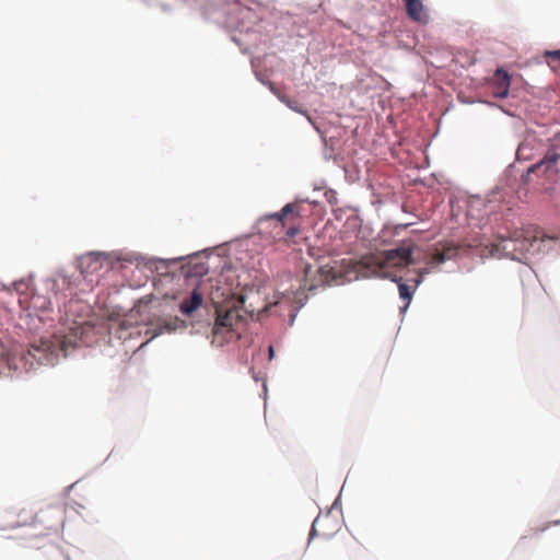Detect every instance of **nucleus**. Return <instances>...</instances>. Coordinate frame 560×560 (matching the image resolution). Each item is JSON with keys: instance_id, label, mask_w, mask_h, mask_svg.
Returning <instances> with one entry per match:
<instances>
[{"instance_id": "14", "label": "nucleus", "mask_w": 560, "mask_h": 560, "mask_svg": "<svg viewBox=\"0 0 560 560\" xmlns=\"http://www.w3.org/2000/svg\"><path fill=\"white\" fill-rule=\"evenodd\" d=\"M494 75L499 78V82L508 83V85H511V74L503 67H498L494 71Z\"/></svg>"}, {"instance_id": "23", "label": "nucleus", "mask_w": 560, "mask_h": 560, "mask_svg": "<svg viewBox=\"0 0 560 560\" xmlns=\"http://www.w3.org/2000/svg\"><path fill=\"white\" fill-rule=\"evenodd\" d=\"M300 233V228L298 225H292L290 226L287 232H285V235L288 237H294L296 236L298 234Z\"/></svg>"}, {"instance_id": "13", "label": "nucleus", "mask_w": 560, "mask_h": 560, "mask_svg": "<svg viewBox=\"0 0 560 560\" xmlns=\"http://www.w3.org/2000/svg\"><path fill=\"white\" fill-rule=\"evenodd\" d=\"M415 292L416 288L411 289V287L407 283H401V285L398 288L399 298L402 301H407V304H411Z\"/></svg>"}, {"instance_id": "22", "label": "nucleus", "mask_w": 560, "mask_h": 560, "mask_svg": "<svg viewBox=\"0 0 560 560\" xmlns=\"http://www.w3.org/2000/svg\"><path fill=\"white\" fill-rule=\"evenodd\" d=\"M336 509H339L340 511H342V508H341V493H339V495L335 499V501L332 502V505L328 510L327 514H329L331 512V510H336Z\"/></svg>"}, {"instance_id": "37", "label": "nucleus", "mask_w": 560, "mask_h": 560, "mask_svg": "<svg viewBox=\"0 0 560 560\" xmlns=\"http://www.w3.org/2000/svg\"><path fill=\"white\" fill-rule=\"evenodd\" d=\"M465 104H474L475 101H470V100H467V101H464Z\"/></svg>"}, {"instance_id": "2", "label": "nucleus", "mask_w": 560, "mask_h": 560, "mask_svg": "<svg viewBox=\"0 0 560 560\" xmlns=\"http://www.w3.org/2000/svg\"><path fill=\"white\" fill-rule=\"evenodd\" d=\"M30 354L39 365H54L56 359V348L52 343L42 340L39 345H32Z\"/></svg>"}, {"instance_id": "7", "label": "nucleus", "mask_w": 560, "mask_h": 560, "mask_svg": "<svg viewBox=\"0 0 560 560\" xmlns=\"http://www.w3.org/2000/svg\"><path fill=\"white\" fill-rule=\"evenodd\" d=\"M186 323L184 320H180L178 317H176L174 320H165L154 331L152 337L147 340L144 343H142L141 348L149 345L151 341H153L155 338L161 336L164 331H176L179 326H185Z\"/></svg>"}, {"instance_id": "39", "label": "nucleus", "mask_w": 560, "mask_h": 560, "mask_svg": "<svg viewBox=\"0 0 560 560\" xmlns=\"http://www.w3.org/2000/svg\"><path fill=\"white\" fill-rule=\"evenodd\" d=\"M75 483H77V482L71 483V485L68 487V489H69V490H71V489L75 486Z\"/></svg>"}, {"instance_id": "21", "label": "nucleus", "mask_w": 560, "mask_h": 560, "mask_svg": "<svg viewBox=\"0 0 560 560\" xmlns=\"http://www.w3.org/2000/svg\"><path fill=\"white\" fill-rule=\"evenodd\" d=\"M544 55L545 57L557 59L560 61V49L545 50Z\"/></svg>"}, {"instance_id": "6", "label": "nucleus", "mask_w": 560, "mask_h": 560, "mask_svg": "<svg viewBox=\"0 0 560 560\" xmlns=\"http://www.w3.org/2000/svg\"><path fill=\"white\" fill-rule=\"evenodd\" d=\"M208 252H209V248H205V249L191 253V254H189L187 256H178V257H172V258L140 256L137 259L141 260L145 266H150L153 262H160V264L165 265L166 267H170V266H172L175 262L183 261V260H185L187 258H194V257H197V256H199L201 254H206Z\"/></svg>"}, {"instance_id": "34", "label": "nucleus", "mask_w": 560, "mask_h": 560, "mask_svg": "<svg viewBox=\"0 0 560 560\" xmlns=\"http://www.w3.org/2000/svg\"><path fill=\"white\" fill-rule=\"evenodd\" d=\"M506 258L511 259V260H515V261H521L520 258L515 257L514 255H505Z\"/></svg>"}, {"instance_id": "25", "label": "nucleus", "mask_w": 560, "mask_h": 560, "mask_svg": "<svg viewBox=\"0 0 560 560\" xmlns=\"http://www.w3.org/2000/svg\"><path fill=\"white\" fill-rule=\"evenodd\" d=\"M217 322H218V325H220V326H223V327L228 326L229 315L224 316L222 314H219Z\"/></svg>"}, {"instance_id": "35", "label": "nucleus", "mask_w": 560, "mask_h": 560, "mask_svg": "<svg viewBox=\"0 0 560 560\" xmlns=\"http://www.w3.org/2000/svg\"><path fill=\"white\" fill-rule=\"evenodd\" d=\"M270 306H271V305H266V306L262 308V311H261V312H262V313H267V312H268V310L270 308Z\"/></svg>"}, {"instance_id": "18", "label": "nucleus", "mask_w": 560, "mask_h": 560, "mask_svg": "<svg viewBox=\"0 0 560 560\" xmlns=\"http://www.w3.org/2000/svg\"><path fill=\"white\" fill-rule=\"evenodd\" d=\"M319 516H320V514H318L312 523L311 530H310V537H308V541H307V547L311 545L312 540L317 536L316 525L319 520Z\"/></svg>"}, {"instance_id": "11", "label": "nucleus", "mask_w": 560, "mask_h": 560, "mask_svg": "<svg viewBox=\"0 0 560 560\" xmlns=\"http://www.w3.org/2000/svg\"><path fill=\"white\" fill-rule=\"evenodd\" d=\"M208 272H209V266L205 262H198L185 273V279L188 280L191 278H198V281L201 282V279L206 275H208Z\"/></svg>"}, {"instance_id": "8", "label": "nucleus", "mask_w": 560, "mask_h": 560, "mask_svg": "<svg viewBox=\"0 0 560 560\" xmlns=\"http://www.w3.org/2000/svg\"><path fill=\"white\" fill-rule=\"evenodd\" d=\"M82 258H91L93 261L105 260L109 265L114 266L116 262L121 261V257L116 252H97L91 250L86 253Z\"/></svg>"}, {"instance_id": "15", "label": "nucleus", "mask_w": 560, "mask_h": 560, "mask_svg": "<svg viewBox=\"0 0 560 560\" xmlns=\"http://www.w3.org/2000/svg\"><path fill=\"white\" fill-rule=\"evenodd\" d=\"M499 91L494 92L497 98H505L510 93V86L508 83L498 82Z\"/></svg>"}, {"instance_id": "40", "label": "nucleus", "mask_w": 560, "mask_h": 560, "mask_svg": "<svg viewBox=\"0 0 560 560\" xmlns=\"http://www.w3.org/2000/svg\"><path fill=\"white\" fill-rule=\"evenodd\" d=\"M241 303L244 304L245 303V296H242L241 299Z\"/></svg>"}, {"instance_id": "33", "label": "nucleus", "mask_w": 560, "mask_h": 560, "mask_svg": "<svg viewBox=\"0 0 560 560\" xmlns=\"http://www.w3.org/2000/svg\"><path fill=\"white\" fill-rule=\"evenodd\" d=\"M316 290H317V285H316V284H311V285L307 288V291H308V292H311V293H314Z\"/></svg>"}, {"instance_id": "1", "label": "nucleus", "mask_w": 560, "mask_h": 560, "mask_svg": "<svg viewBox=\"0 0 560 560\" xmlns=\"http://www.w3.org/2000/svg\"><path fill=\"white\" fill-rule=\"evenodd\" d=\"M412 253L413 246H407L404 243L399 244L395 248L382 252L378 266L402 270L413 262Z\"/></svg>"}, {"instance_id": "41", "label": "nucleus", "mask_w": 560, "mask_h": 560, "mask_svg": "<svg viewBox=\"0 0 560 560\" xmlns=\"http://www.w3.org/2000/svg\"><path fill=\"white\" fill-rule=\"evenodd\" d=\"M555 524H556V525H560V520L555 521Z\"/></svg>"}, {"instance_id": "27", "label": "nucleus", "mask_w": 560, "mask_h": 560, "mask_svg": "<svg viewBox=\"0 0 560 560\" xmlns=\"http://www.w3.org/2000/svg\"><path fill=\"white\" fill-rule=\"evenodd\" d=\"M299 312H300V311L295 308V310L292 312V314L290 315V318H289V325H290V326H293V325H294V322H295V319H296V317H298Z\"/></svg>"}, {"instance_id": "20", "label": "nucleus", "mask_w": 560, "mask_h": 560, "mask_svg": "<svg viewBox=\"0 0 560 560\" xmlns=\"http://www.w3.org/2000/svg\"><path fill=\"white\" fill-rule=\"evenodd\" d=\"M415 224L413 222H405V223H398L394 226V235H398L401 230L407 229Z\"/></svg>"}, {"instance_id": "31", "label": "nucleus", "mask_w": 560, "mask_h": 560, "mask_svg": "<svg viewBox=\"0 0 560 560\" xmlns=\"http://www.w3.org/2000/svg\"><path fill=\"white\" fill-rule=\"evenodd\" d=\"M307 301L308 296H305L304 299L300 300L296 310L301 311L306 305Z\"/></svg>"}, {"instance_id": "24", "label": "nucleus", "mask_w": 560, "mask_h": 560, "mask_svg": "<svg viewBox=\"0 0 560 560\" xmlns=\"http://www.w3.org/2000/svg\"><path fill=\"white\" fill-rule=\"evenodd\" d=\"M259 81H260L264 85L268 86V88H269V90H270V92H271L272 94H275V95H277V96H278V95H280V93L278 92V90L276 89V86L273 85V83H272V82H270V81H265V80H262V79H259Z\"/></svg>"}, {"instance_id": "19", "label": "nucleus", "mask_w": 560, "mask_h": 560, "mask_svg": "<svg viewBox=\"0 0 560 560\" xmlns=\"http://www.w3.org/2000/svg\"><path fill=\"white\" fill-rule=\"evenodd\" d=\"M430 273L429 269H421L418 272V277L413 279L415 288L417 289L424 280V277Z\"/></svg>"}, {"instance_id": "29", "label": "nucleus", "mask_w": 560, "mask_h": 560, "mask_svg": "<svg viewBox=\"0 0 560 560\" xmlns=\"http://www.w3.org/2000/svg\"><path fill=\"white\" fill-rule=\"evenodd\" d=\"M378 277L381 279H385V280H389L390 281L392 277H393V273L385 271V272L378 273Z\"/></svg>"}, {"instance_id": "26", "label": "nucleus", "mask_w": 560, "mask_h": 560, "mask_svg": "<svg viewBox=\"0 0 560 560\" xmlns=\"http://www.w3.org/2000/svg\"><path fill=\"white\" fill-rule=\"evenodd\" d=\"M392 282L396 283L397 284V288H399L401 285V283H406V281L401 278V277H398L396 275H393L392 277Z\"/></svg>"}, {"instance_id": "12", "label": "nucleus", "mask_w": 560, "mask_h": 560, "mask_svg": "<svg viewBox=\"0 0 560 560\" xmlns=\"http://www.w3.org/2000/svg\"><path fill=\"white\" fill-rule=\"evenodd\" d=\"M547 238L556 240L557 237L556 236L555 237H550L548 234H544V236L539 240L537 236H535L530 241V246H534L535 244H537L538 245L537 252L538 253H542L544 255H547L551 250V247H549V246H547L545 244V241Z\"/></svg>"}, {"instance_id": "38", "label": "nucleus", "mask_w": 560, "mask_h": 560, "mask_svg": "<svg viewBox=\"0 0 560 560\" xmlns=\"http://www.w3.org/2000/svg\"><path fill=\"white\" fill-rule=\"evenodd\" d=\"M265 396L267 395V384L264 383Z\"/></svg>"}, {"instance_id": "17", "label": "nucleus", "mask_w": 560, "mask_h": 560, "mask_svg": "<svg viewBox=\"0 0 560 560\" xmlns=\"http://www.w3.org/2000/svg\"><path fill=\"white\" fill-rule=\"evenodd\" d=\"M325 197L330 205H336L338 202V194L335 189L330 188L326 190Z\"/></svg>"}, {"instance_id": "43", "label": "nucleus", "mask_w": 560, "mask_h": 560, "mask_svg": "<svg viewBox=\"0 0 560 560\" xmlns=\"http://www.w3.org/2000/svg\"><path fill=\"white\" fill-rule=\"evenodd\" d=\"M558 138H560V132L557 135Z\"/></svg>"}, {"instance_id": "36", "label": "nucleus", "mask_w": 560, "mask_h": 560, "mask_svg": "<svg viewBox=\"0 0 560 560\" xmlns=\"http://www.w3.org/2000/svg\"><path fill=\"white\" fill-rule=\"evenodd\" d=\"M232 40L234 42V44H237V45L240 44L238 38H237V37H235V36H234V37H232Z\"/></svg>"}, {"instance_id": "5", "label": "nucleus", "mask_w": 560, "mask_h": 560, "mask_svg": "<svg viewBox=\"0 0 560 560\" xmlns=\"http://www.w3.org/2000/svg\"><path fill=\"white\" fill-rule=\"evenodd\" d=\"M560 160V153L552 150L549 151L541 160L536 162L535 164L530 165L525 173L522 174L521 180L523 184H526L529 182L532 171H537L544 165H547V167H550L551 165L556 164Z\"/></svg>"}, {"instance_id": "9", "label": "nucleus", "mask_w": 560, "mask_h": 560, "mask_svg": "<svg viewBox=\"0 0 560 560\" xmlns=\"http://www.w3.org/2000/svg\"><path fill=\"white\" fill-rule=\"evenodd\" d=\"M289 214H295V215L300 217V211L296 210V207L292 202L285 203L281 208L280 211L267 213L265 217H266V219L278 220V221L284 222L285 218Z\"/></svg>"}, {"instance_id": "30", "label": "nucleus", "mask_w": 560, "mask_h": 560, "mask_svg": "<svg viewBox=\"0 0 560 560\" xmlns=\"http://www.w3.org/2000/svg\"><path fill=\"white\" fill-rule=\"evenodd\" d=\"M276 355L275 348L272 345L268 347V359L271 361Z\"/></svg>"}, {"instance_id": "28", "label": "nucleus", "mask_w": 560, "mask_h": 560, "mask_svg": "<svg viewBox=\"0 0 560 560\" xmlns=\"http://www.w3.org/2000/svg\"><path fill=\"white\" fill-rule=\"evenodd\" d=\"M404 302V305L399 307V313L401 315H406V313L408 312V308L410 306V304H407V301H402Z\"/></svg>"}, {"instance_id": "16", "label": "nucleus", "mask_w": 560, "mask_h": 560, "mask_svg": "<svg viewBox=\"0 0 560 560\" xmlns=\"http://www.w3.org/2000/svg\"><path fill=\"white\" fill-rule=\"evenodd\" d=\"M154 294H147L144 296H141L140 299L137 300L133 310H137L140 305H149L154 301Z\"/></svg>"}, {"instance_id": "32", "label": "nucleus", "mask_w": 560, "mask_h": 560, "mask_svg": "<svg viewBox=\"0 0 560 560\" xmlns=\"http://www.w3.org/2000/svg\"><path fill=\"white\" fill-rule=\"evenodd\" d=\"M447 256L445 254H441L439 255V257L436 258V264H444L446 260H447Z\"/></svg>"}, {"instance_id": "42", "label": "nucleus", "mask_w": 560, "mask_h": 560, "mask_svg": "<svg viewBox=\"0 0 560 560\" xmlns=\"http://www.w3.org/2000/svg\"><path fill=\"white\" fill-rule=\"evenodd\" d=\"M536 65H537V66H541V65H542V62H540V61H536Z\"/></svg>"}, {"instance_id": "10", "label": "nucleus", "mask_w": 560, "mask_h": 560, "mask_svg": "<svg viewBox=\"0 0 560 560\" xmlns=\"http://www.w3.org/2000/svg\"><path fill=\"white\" fill-rule=\"evenodd\" d=\"M278 98L282 104L287 105L288 108H290L291 110H293L298 114L305 116L307 118L308 122L314 125L312 117L308 115V113L305 110V108L302 105H300L298 102H294L290 97L282 95V94L278 95Z\"/></svg>"}, {"instance_id": "3", "label": "nucleus", "mask_w": 560, "mask_h": 560, "mask_svg": "<svg viewBox=\"0 0 560 560\" xmlns=\"http://www.w3.org/2000/svg\"><path fill=\"white\" fill-rule=\"evenodd\" d=\"M406 15L409 20L420 23L428 24L430 21V15L424 8L422 0H402Z\"/></svg>"}, {"instance_id": "4", "label": "nucleus", "mask_w": 560, "mask_h": 560, "mask_svg": "<svg viewBox=\"0 0 560 560\" xmlns=\"http://www.w3.org/2000/svg\"><path fill=\"white\" fill-rule=\"evenodd\" d=\"M200 288V281H198L194 288V290L190 293V298L188 300L182 301L179 304V311L186 315L191 316L201 305L203 302L202 293L199 291Z\"/></svg>"}]
</instances>
